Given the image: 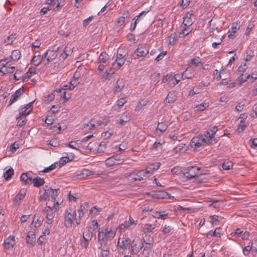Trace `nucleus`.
Wrapping results in <instances>:
<instances>
[{
    "label": "nucleus",
    "mask_w": 257,
    "mask_h": 257,
    "mask_svg": "<svg viewBox=\"0 0 257 257\" xmlns=\"http://www.w3.org/2000/svg\"><path fill=\"white\" fill-rule=\"evenodd\" d=\"M109 55L105 52H102L100 54L98 59V63H105L109 59Z\"/></svg>",
    "instance_id": "473e14b6"
},
{
    "label": "nucleus",
    "mask_w": 257,
    "mask_h": 257,
    "mask_svg": "<svg viewBox=\"0 0 257 257\" xmlns=\"http://www.w3.org/2000/svg\"><path fill=\"white\" fill-rule=\"evenodd\" d=\"M202 139L204 140V143L206 144H212L216 143L214 136H211L209 133L207 131L204 135H202Z\"/></svg>",
    "instance_id": "4468645a"
},
{
    "label": "nucleus",
    "mask_w": 257,
    "mask_h": 257,
    "mask_svg": "<svg viewBox=\"0 0 257 257\" xmlns=\"http://www.w3.org/2000/svg\"><path fill=\"white\" fill-rule=\"evenodd\" d=\"M43 220L42 218L40 217L39 218H36V216H35L32 222V224H34L35 227H38L41 225Z\"/></svg>",
    "instance_id": "a19ab883"
},
{
    "label": "nucleus",
    "mask_w": 257,
    "mask_h": 257,
    "mask_svg": "<svg viewBox=\"0 0 257 257\" xmlns=\"http://www.w3.org/2000/svg\"><path fill=\"white\" fill-rule=\"evenodd\" d=\"M44 212L46 216V223L48 224H52L54 217V212L53 208L49 206H47L44 209Z\"/></svg>",
    "instance_id": "9d476101"
},
{
    "label": "nucleus",
    "mask_w": 257,
    "mask_h": 257,
    "mask_svg": "<svg viewBox=\"0 0 257 257\" xmlns=\"http://www.w3.org/2000/svg\"><path fill=\"white\" fill-rule=\"evenodd\" d=\"M168 196H169V198L170 197L169 194L167 192L160 191L158 193H156L153 194V198L154 199H164V198H167V197Z\"/></svg>",
    "instance_id": "c756f323"
},
{
    "label": "nucleus",
    "mask_w": 257,
    "mask_h": 257,
    "mask_svg": "<svg viewBox=\"0 0 257 257\" xmlns=\"http://www.w3.org/2000/svg\"><path fill=\"white\" fill-rule=\"evenodd\" d=\"M160 165V163L156 162L148 166L146 169L148 171L149 175H151L153 174V172L157 170L159 168Z\"/></svg>",
    "instance_id": "a878e982"
},
{
    "label": "nucleus",
    "mask_w": 257,
    "mask_h": 257,
    "mask_svg": "<svg viewBox=\"0 0 257 257\" xmlns=\"http://www.w3.org/2000/svg\"><path fill=\"white\" fill-rule=\"evenodd\" d=\"M15 244V237L11 235L4 242V247L6 249H12Z\"/></svg>",
    "instance_id": "f3484780"
},
{
    "label": "nucleus",
    "mask_w": 257,
    "mask_h": 257,
    "mask_svg": "<svg viewBox=\"0 0 257 257\" xmlns=\"http://www.w3.org/2000/svg\"><path fill=\"white\" fill-rule=\"evenodd\" d=\"M203 140L202 135L193 137L190 143V146L192 148L197 149L203 146L205 144Z\"/></svg>",
    "instance_id": "20e7f679"
},
{
    "label": "nucleus",
    "mask_w": 257,
    "mask_h": 257,
    "mask_svg": "<svg viewBox=\"0 0 257 257\" xmlns=\"http://www.w3.org/2000/svg\"><path fill=\"white\" fill-rule=\"evenodd\" d=\"M92 143H91L89 147V150H97L98 152H103L106 148L105 143L104 142L99 143L98 142H96L95 144H96L95 146H93L91 145Z\"/></svg>",
    "instance_id": "9b49d317"
},
{
    "label": "nucleus",
    "mask_w": 257,
    "mask_h": 257,
    "mask_svg": "<svg viewBox=\"0 0 257 257\" xmlns=\"http://www.w3.org/2000/svg\"><path fill=\"white\" fill-rule=\"evenodd\" d=\"M20 179L25 185L32 183V175L30 172L22 173Z\"/></svg>",
    "instance_id": "2eb2a0df"
},
{
    "label": "nucleus",
    "mask_w": 257,
    "mask_h": 257,
    "mask_svg": "<svg viewBox=\"0 0 257 257\" xmlns=\"http://www.w3.org/2000/svg\"><path fill=\"white\" fill-rule=\"evenodd\" d=\"M93 120H91L90 122L87 124H85L84 125V127L85 128H88L89 130H94L96 128V127L95 126H93Z\"/></svg>",
    "instance_id": "69168bd1"
},
{
    "label": "nucleus",
    "mask_w": 257,
    "mask_h": 257,
    "mask_svg": "<svg viewBox=\"0 0 257 257\" xmlns=\"http://www.w3.org/2000/svg\"><path fill=\"white\" fill-rule=\"evenodd\" d=\"M124 59H116L115 61L112 63V67H113L115 70H118L124 64Z\"/></svg>",
    "instance_id": "f704fd0d"
},
{
    "label": "nucleus",
    "mask_w": 257,
    "mask_h": 257,
    "mask_svg": "<svg viewBox=\"0 0 257 257\" xmlns=\"http://www.w3.org/2000/svg\"><path fill=\"white\" fill-rule=\"evenodd\" d=\"M93 175L92 171L89 170L83 169L77 176L80 178H86Z\"/></svg>",
    "instance_id": "7c9ffc66"
},
{
    "label": "nucleus",
    "mask_w": 257,
    "mask_h": 257,
    "mask_svg": "<svg viewBox=\"0 0 257 257\" xmlns=\"http://www.w3.org/2000/svg\"><path fill=\"white\" fill-rule=\"evenodd\" d=\"M173 229L171 226L165 225L162 229V232L164 234H167L171 232Z\"/></svg>",
    "instance_id": "338daca9"
},
{
    "label": "nucleus",
    "mask_w": 257,
    "mask_h": 257,
    "mask_svg": "<svg viewBox=\"0 0 257 257\" xmlns=\"http://www.w3.org/2000/svg\"><path fill=\"white\" fill-rule=\"evenodd\" d=\"M124 86V81L122 79H119L116 82V85L113 89L115 93L120 92L123 88Z\"/></svg>",
    "instance_id": "4be33fe9"
},
{
    "label": "nucleus",
    "mask_w": 257,
    "mask_h": 257,
    "mask_svg": "<svg viewBox=\"0 0 257 257\" xmlns=\"http://www.w3.org/2000/svg\"><path fill=\"white\" fill-rule=\"evenodd\" d=\"M35 74H36V68L35 67L30 68L28 71L26 73L24 81H25L26 79H29L33 75Z\"/></svg>",
    "instance_id": "e433bc0d"
},
{
    "label": "nucleus",
    "mask_w": 257,
    "mask_h": 257,
    "mask_svg": "<svg viewBox=\"0 0 257 257\" xmlns=\"http://www.w3.org/2000/svg\"><path fill=\"white\" fill-rule=\"evenodd\" d=\"M31 112V109L29 110H27L24 107H22L20 110L19 112V117L21 116H26V115L29 114Z\"/></svg>",
    "instance_id": "09e8293b"
},
{
    "label": "nucleus",
    "mask_w": 257,
    "mask_h": 257,
    "mask_svg": "<svg viewBox=\"0 0 257 257\" xmlns=\"http://www.w3.org/2000/svg\"><path fill=\"white\" fill-rule=\"evenodd\" d=\"M122 160H116V158L114 156H112L107 158L105 160V165L108 167H110L115 165L120 164L122 163Z\"/></svg>",
    "instance_id": "a211bd4d"
},
{
    "label": "nucleus",
    "mask_w": 257,
    "mask_h": 257,
    "mask_svg": "<svg viewBox=\"0 0 257 257\" xmlns=\"http://www.w3.org/2000/svg\"><path fill=\"white\" fill-rule=\"evenodd\" d=\"M139 175L140 176V178H132V179L134 181H141L142 180H144L149 177L150 175H149L148 171L147 169L140 170L139 172Z\"/></svg>",
    "instance_id": "aec40b11"
},
{
    "label": "nucleus",
    "mask_w": 257,
    "mask_h": 257,
    "mask_svg": "<svg viewBox=\"0 0 257 257\" xmlns=\"http://www.w3.org/2000/svg\"><path fill=\"white\" fill-rule=\"evenodd\" d=\"M172 74H168L166 76H163L162 78V82L165 83L167 81L170 82L172 81Z\"/></svg>",
    "instance_id": "052dcab7"
},
{
    "label": "nucleus",
    "mask_w": 257,
    "mask_h": 257,
    "mask_svg": "<svg viewBox=\"0 0 257 257\" xmlns=\"http://www.w3.org/2000/svg\"><path fill=\"white\" fill-rule=\"evenodd\" d=\"M201 63H202L200 61V58L199 57H196L191 60L189 65L190 67L191 65L197 67L200 66Z\"/></svg>",
    "instance_id": "37998d69"
},
{
    "label": "nucleus",
    "mask_w": 257,
    "mask_h": 257,
    "mask_svg": "<svg viewBox=\"0 0 257 257\" xmlns=\"http://www.w3.org/2000/svg\"><path fill=\"white\" fill-rule=\"evenodd\" d=\"M203 174L200 168L197 166H190L187 169V171L184 173L185 177L188 179H191L195 177Z\"/></svg>",
    "instance_id": "7ed1b4c3"
},
{
    "label": "nucleus",
    "mask_w": 257,
    "mask_h": 257,
    "mask_svg": "<svg viewBox=\"0 0 257 257\" xmlns=\"http://www.w3.org/2000/svg\"><path fill=\"white\" fill-rule=\"evenodd\" d=\"M232 166L233 164L230 162H225L222 165V169L224 170H230L232 168Z\"/></svg>",
    "instance_id": "13d9d810"
},
{
    "label": "nucleus",
    "mask_w": 257,
    "mask_h": 257,
    "mask_svg": "<svg viewBox=\"0 0 257 257\" xmlns=\"http://www.w3.org/2000/svg\"><path fill=\"white\" fill-rule=\"evenodd\" d=\"M16 38L13 35L9 36L5 40V43L8 45H11L13 43Z\"/></svg>",
    "instance_id": "680f3d73"
},
{
    "label": "nucleus",
    "mask_w": 257,
    "mask_h": 257,
    "mask_svg": "<svg viewBox=\"0 0 257 257\" xmlns=\"http://www.w3.org/2000/svg\"><path fill=\"white\" fill-rule=\"evenodd\" d=\"M193 76V74L192 73H189L188 69H186L181 75V77L182 79H190Z\"/></svg>",
    "instance_id": "a18cd8bd"
},
{
    "label": "nucleus",
    "mask_w": 257,
    "mask_h": 257,
    "mask_svg": "<svg viewBox=\"0 0 257 257\" xmlns=\"http://www.w3.org/2000/svg\"><path fill=\"white\" fill-rule=\"evenodd\" d=\"M210 222L213 225H216L218 222H219V218H221L219 216L213 215L210 216Z\"/></svg>",
    "instance_id": "3c124183"
},
{
    "label": "nucleus",
    "mask_w": 257,
    "mask_h": 257,
    "mask_svg": "<svg viewBox=\"0 0 257 257\" xmlns=\"http://www.w3.org/2000/svg\"><path fill=\"white\" fill-rule=\"evenodd\" d=\"M168 124L167 122H161L158 124L157 129L162 133L164 132L167 128Z\"/></svg>",
    "instance_id": "ea45409f"
},
{
    "label": "nucleus",
    "mask_w": 257,
    "mask_h": 257,
    "mask_svg": "<svg viewBox=\"0 0 257 257\" xmlns=\"http://www.w3.org/2000/svg\"><path fill=\"white\" fill-rule=\"evenodd\" d=\"M143 246L144 243L141 239L137 238L133 240L132 245L133 253L137 254L139 252Z\"/></svg>",
    "instance_id": "423d86ee"
},
{
    "label": "nucleus",
    "mask_w": 257,
    "mask_h": 257,
    "mask_svg": "<svg viewBox=\"0 0 257 257\" xmlns=\"http://www.w3.org/2000/svg\"><path fill=\"white\" fill-rule=\"evenodd\" d=\"M128 12H127L126 14H123V16L122 17H120L116 21L117 24L119 26H122L124 25L125 19L128 17Z\"/></svg>",
    "instance_id": "58836bf2"
},
{
    "label": "nucleus",
    "mask_w": 257,
    "mask_h": 257,
    "mask_svg": "<svg viewBox=\"0 0 257 257\" xmlns=\"http://www.w3.org/2000/svg\"><path fill=\"white\" fill-rule=\"evenodd\" d=\"M88 207V203L85 202L83 204H81L80 206L79 209L77 210L78 215L77 217L75 218V222L77 225H79L80 224L81 218L87 212Z\"/></svg>",
    "instance_id": "39448f33"
},
{
    "label": "nucleus",
    "mask_w": 257,
    "mask_h": 257,
    "mask_svg": "<svg viewBox=\"0 0 257 257\" xmlns=\"http://www.w3.org/2000/svg\"><path fill=\"white\" fill-rule=\"evenodd\" d=\"M93 236V231L90 227L85 228L83 232V238L87 240H91Z\"/></svg>",
    "instance_id": "b1692460"
},
{
    "label": "nucleus",
    "mask_w": 257,
    "mask_h": 257,
    "mask_svg": "<svg viewBox=\"0 0 257 257\" xmlns=\"http://www.w3.org/2000/svg\"><path fill=\"white\" fill-rule=\"evenodd\" d=\"M177 40L178 39L176 37L175 34H172L169 37V44L171 45H174L176 44Z\"/></svg>",
    "instance_id": "603ef678"
},
{
    "label": "nucleus",
    "mask_w": 257,
    "mask_h": 257,
    "mask_svg": "<svg viewBox=\"0 0 257 257\" xmlns=\"http://www.w3.org/2000/svg\"><path fill=\"white\" fill-rule=\"evenodd\" d=\"M44 58V56L35 55L32 59V63L36 66H39Z\"/></svg>",
    "instance_id": "c85d7f7f"
},
{
    "label": "nucleus",
    "mask_w": 257,
    "mask_h": 257,
    "mask_svg": "<svg viewBox=\"0 0 257 257\" xmlns=\"http://www.w3.org/2000/svg\"><path fill=\"white\" fill-rule=\"evenodd\" d=\"M237 28L236 26H232L230 29V30H229L228 33V37L230 38H233L234 34L236 32Z\"/></svg>",
    "instance_id": "0e129e2a"
},
{
    "label": "nucleus",
    "mask_w": 257,
    "mask_h": 257,
    "mask_svg": "<svg viewBox=\"0 0 257 257\" xmlns=\"http://www.w3.org/2000/svg\"><path fill=\"white\" fill-rule=\"evenodd\" d=\"M69 85H65L62 88L56 89L54 91L55 93H63V98L66 99V90L69 89Z\"/></svg>",
    "instance_id": "4c0bfd02"
},
{
    "label": "nucleus",
    "mask_w": 257,
    "mask_h": 257,
    "mask_svg": "<svg viewBox=\"0 0 257 257\" xmlns=\"http://www.w3.org/2000/svg\"><path fill=\"white\" fill-rule=\"evenodd\" d=\"M77 215L75 210L71 208L66 210L64 215V225L66 227H70L72 226L73 221H75Z\"/></svg>",
    "instance_id": "f03ea898"
},
{
    "label": "nucleus",
    "mask_w": 257,
    "mask_h": 257,
    "mask_svg": "<svg viewBox=\"0 0 257 257\" xmlns=\"http://www.w3.org/2000/svg\"><path fill=\"white\" fill-rule=\"evenodd\" d=\"M221 228L220 227L216 228L214 231L212 233V234H207V236L208 235H210L211 236H216L217 237H220L221 236L220 231Z\"/></svg>",
    "instance_id": "864d4df0"
},
{
    "label": "nucleus",
    "mask_w": 257,
    "mask_h": 257,
    "mask_svg": "<svg viewBox=\"0 0 257 257\" xmlns=\"http://www.w3.org/2000/svg\"><path fill=\"white\" fill-rule=\"evenodd\" d=\"M17 119H18L17 125L19 126H22L25 125L27 121V118L25 116H21L19 117V115L17 117Z\"/></svg>",
    "instance_id": "c03bdc74"
},
{
    "label": "nucleus",
    "mask_w": 257,
    "mask_h": 257,
    "mask_svg": "<svg viewBox=\"0 0 257 257\" xmlns=\"http://www.w3.org/2000/svg\"><path fill=\"white\" fill-rule=\"evenodd\" d=\"M194 22V15L193 12L191 11L190 12H188L185 15L183 18V24L184 25V26L187 27L188 29L190 26Z\"/></svg>",
    "instance_id": "1a4fd4ad"
},
{
    "label": "nucleus",
    "mask_w": 257,
    "mask_h": 257,
    "mask_svg": "<svg viewBox=\"0 0 257 257\" xmlns=\"http://www.w3.org/2000/svg\"><path fill=\"white\" fill-rule=\"evenodd\" d=\"M137 220L135 221L131 217H130L128 221H125L121 223L118 227L119 229L123 231L125 229H132L137 224Z\"/></svg>",
    "instance_id": "6e6552de"
},
{
    "label": "nucleus",
    "mask_w": 257,
    "mask_h": 257,
    "mask_svg": "<svg viewBox=\"0 0 257 257\" xmlns=\"http://www.w3.org/2000/svg\"><path fill=\"white\" fill-rule=\"evenodd\" d=\"M21 57V52L19 50H14L11 55V59L14 61H17Z\"/></svg>",
    "instance_id": "c9c22d12"
},
{
    "label": "nucleus",
    "mask_w": 257,
    "mask_h": 257,
    "mask_svg": "<svg viewBox=\"0 0 257 257\" xmlns=\"http://www.w3.org/2000/svg\"><path fill=\"white\" fill-rule=\"evenodd\" d=\"M131 240L128 238H119L118 245L121 248H126L130 244Z\"/></svg>",
    "instance_id": "5701e85b"
},
{
    "label": "nucleus",
    "mask_w": 257,
    "mask_h": 257,
    "mask_svg": "<svg viewBox=\"0 0 257 257\" xmlns=\"http://www.w3.org/2000/svg\"><path fill=\"white\" fill-rule=\"evenodd\" d=\"M250 77V75H247L244 78L242 77V74L237 78L236 81L239 82L240 85H241L243 82L246 81Z\"/></svg>",
    "instance_id": "5fc2aeb1"
},
{
    "label": "nucleus",
    "mask_w": 257,
    "mask_h": 257,
    "mask_svg": "<svg viewBox=\"0 0 257 257\" xmlns=\"http://www.w3.org/2000/svg\"><path fill=\"white\" fill-rule=\"evenodd\" d=\"M14 175V170L11 168L6 171L4 174V178L6 180H9Z\"/></svg>",
    "instance_id": "79ce46f5"
},
{
    "label": "nucleus",
    "mask_w": 257,
    "mask_h": 257,
    "mask_svg": "<svg viewBox=\"0 0 257 257\" xmlns=\"http://www.w3.org/2000/svg\"><path fill=\"white\" fill-rule=\"evenodd\" d=\"M172 81L170 82L173 84V86L177 84L181 79H182L181 75H179V74H175V75H172Z\"/></svg>",
    "instance_id": "49530a36"
},
{
    "label": "nucleus",
    "mask_w": 257,
    "mask_h": 257,
    "mask_svg": "<svg viewBox=\"0 0 257 257\" xmlns=\"http://www.w3.org/2000/svg\"><path fill=\"white\" fill-rule=\"evenodd\" d=\"M32 183L34 184V186L36 187H39L44 184L45 180L44 179L41 178L39 176H37L34 179H32Z\"/></svg>",
    "instance_id": "bb28decb"
},
{
    "label": "nucleus",
    "mask_w": 257,
    "mask_h": 257,
    "mask_svg": "<svg viewBox=\"0 0 257 257\" xmlns=\"http://www.w3.org/2000/svg\"><path fill=\"white\" fill-rule=\"evenodd\" d=\"M177 92L175 91L169 92L165 99V103H173L177 99Z\"/></svg>",
    "instance_id": "dca6fc26"
},
{
    "label": "nucleus",
    "mask_w": 257,
    "mask_h": 257,
    "mask_svg": "<svg viewBox=\"0 0 257 257\" xmlns=\"http://www.w3.org/2000/svg\"><path fill=\"white\" fill-rule=\"evenodd\" d=\"M27 243L33 246L35 243V235L33 231H29L27 235Z\"/></svg>",
    "instance_id": "393cba45"
},
{
    "label": "nucleus",
    "mask_w": 257,
    "mask_h": 257,
    "mask_svg": "<svg viewBox=\"0 0 257 257\" xmlns=\"http://www.w3.org/2000/svg\"><path fill=\"white\" fill-rule=\"evenodd\" d=\"M48 192L49 194L51 195L52 199L54 200V201L55 202L57 197V190L49 188Z\"/></svg>",
    "instance_id": "de8ad7c7"
},
{
    "label": "nucleus",
    "mask_w": 257,
    "mask_h": 257,
    "mask_svg": "<svg viewBox=\"0 0 257 257\" xmlns=\"http://www.w3.org/2000/svg\"><path fill=\"white\" fill-rule=\"evenodd\" d=\"M131 120V115L129 113H124L120 117L118 122L120 125H122L125 123L128 122Z\"/></svg>",
    "instance_id": "cd10ccee"
},
{
    "label": "nucleus",
    "mask_w": 257,
    "mask_h": 257,
    "mask_svg": "<svg viewBox=\"0 0 257 257\" xmlns=\"http://www.w3.org/2000/svg\"><path fill=\"white\" fill-rule=\"evenodd\" d=\"M49 196L48 189H44L43 194H41L39 197V199L41 201H45L47 200Z\"/></svg>",
    "instance_id": "8fccbe9b"
},
{
    "label": "nucleus",
    "mask_w": 257,
    "mask_h": 257,
    "mask_svg": "<svg viewBox=\"0 0 257 257\" xmlns=\"http://www.w3.org/2000/svg\"><path fill=\"white\" fill-rule=\"evenodd\" d=\"M250 246L252 247V251L257 252V239L252 240Z\"/></svg>",
    "instance_id": "774afa93"
},
{
    "label": "nucleus",
    "mask_w": 257,
    "mask_h": 257,
    "mask_svg": "<svg viewBox=\"0 0 257 257\" xmlns=\"http://www.w3.org/2000/svg\"><path fill=\"white\" fill-rule=\"evenodd\" d=\"M57 57V53L56 51L52 50H47L44 55V59H46L47 63L53 61Z\"/></svg>",
    "instance_id": "f8f14e48"
},
{
    "label": "nucleus",
    "mask_w": 257,
    "mask_h": 257,
    "mask_svg": "<svg viewBox=\"0 0 257 257\" xmlns=\"http://www.w3.org/2000/svg\"><path fill=\"white\" fill-rule=\"evenodd\" d=\"M79 82L78 81V80L73 79L71 82H70L69 89V90H72L75 88L78 84Z\"/></svg>",
    "instance_id": "bf43d9fd"
},
{
    "label": "nucleus",
    "mask_w": 257,
    "mask_h": 257,
    "mask_svg": "<svg viewBox=\"0 0 257 257\" xmlns=\"http://www.w3.org/2000/svg\"><path fill=\"white\" fill-rule=\"evenodd\" d=\"M99 246L98 247V249L102 251H106L107 250H109V245L108 244V242L103 241H98Z\"/></svg>",
    "instance_id": "72a5a7b5"
},
{
    "label": "nucleus",
    "mask_w": 257,
    "mask_h": 257,
    "mask_svg": "<svg viewBox=\"0 0 257 257\" xmlns=\"http://www.w3.org/2000/svg\"><path fill=\"white\" fill-rule=\"evenodd\" d=\"M116 229L110 228H99L98 230V241L108 242L111 240L115 235Z\"/></svg>",
    "instance_id": "f257e3e1"
},
{
    "label": "nucleus",
    "mask_w": 257,
    "mask_h": 257,
    "mask_svg": "<svg viewBox=\"0 0 257 257\" xmlns=\"http://www.w3.org/2000/svg\"><path fill=\"white\" fill-rule=\"evenodd\" d=\"M155 228L154 225L152 224H146L143 228L145 233L151 232Z\"/></svg>",
    "instance_id": "6e6d98bb"
},
{
    "label": "nucleus",
    "mask_w": 257,
    "mask_h": 257,
    "mask_svg": "<svg viewBox=\"0 0 257 257\" xmlns=\"http://www.w3.org/2000/svg\"><path fill=\"white\" fill-rule=\"evenodd\" d=\"M147 12L145 11L142 12L139 15L136 16L134 19L133 21H134V23H132L131 24L130 30L131 31L133 32L134 31L137 26V23L139 21V19L143 15H146Z\"/></svg>",
    "instance_id": "412c9836"
},
{
    "label": "nucleus",
    "mask_w": 257,
    "mask_h": 257,
    "mask_svg": "<svg viewBox=\"0 0 257 257\" xmlns=\"http://www.w3.org/2000/svg\"><path fill=\"white\" fill-rule=\"evenodd\" d=\"M149 50L146 44L140 45L138 48L135 50V54L137 55L138 58L144 57L148 53Z\"/></svg>",
    "instance_id": "0eeeda50"
},
{
    "label": "nucleus",
    "mask_w": 257,
    "mask_h": 257,
    "mask_svg": "<svg viewBox=\"0 0 257 257\" xmlns=\"http://www.w3.org/2000/svg\"><path fill=\"white\" fill-rule=\"evenodd\" d=\"M69 162H70V161L68 160V159L66 158L65 156L62 157L60 159L59 161L58 162V165H59V168H60L61 167L64 165L66 163H67Z\"/></svg>",
    "instance_id": "e2e57ef3"
},
{
    "label": "nucleus",
    "mask_w": 257,
    "mask_h": 257,
    "mask_svg": "<svg viewBox=\"0 0 257 257\" xmlns=\"http://www.w3.org/2000/svg\"><path fill=\"white\" fill-rule=\"evenodd\" d=\"M73 53V48L71 46H66L63 52L61 54L60 56V59L64 60L66 59V58L71 55Z\"/></svg>",
    "instance_id": "ddd939ff"
},
{
    "label": "nucleus",
    "mask_w": 257,
    "mask_h": 257,
    "mask_svg": "<svg viewBox=\"0 0 257 257\" xmlns=\"http://www.w3.org/2000/svg\"><path fill=\"white\" fill-rule=\"evenodd\" d=\"M144 242L145 243V246H144V250L147 251L149 252L151 251L153 247V242H145V240H144Z\"/></svg>",
    "instance_id": "4d7b16f0"
},
{
    "label": "nucleus",
    "mask_w": 257,
    "mask_h": 257,
    "mask_svg": "<svg viewBox=\"0 0 257 257\" xmlns=\"http://www.w3.org/2000/svg\"><path fill=\"white\" fill-rule=\"evenodd\" d=\"M24 92V89L21 88L18 89L14 94L12 95V97L9 101V105L12 104L15 101H17L18 98L23 94Z\"/></svg>",
    "instance_id": "6ab92c4d"
},
{
    "label": "nucleus",
    "mask_w": 257,
    "mask_h": 257,
    "mask_svg": "<svg viewBox=\"0 0 257 257\" xmlns=\"http://www.w3.org/2000/svg\"><path fill=\"white\" fill-rule=\"evenodd\" d=\"M209 106V103L208 102H206L204 101L202 103H200L196 106L195 107V111H202L204 110L206 108L208 107Z\"/></svg>",
    "instance_id": "2f4dec72"
}]
</instances>
